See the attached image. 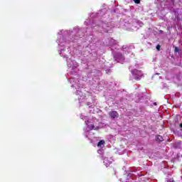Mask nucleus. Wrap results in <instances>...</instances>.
Returning <instances> with one entry per match:
<instances>
[{
  "label": "nucleus",
  "instance_id": "nucleus-4",
  "mask_svg": "<svg viewBox=\"0 0 182 182\" xmlns=\"http://www.w3.org/2000/svg\"><path fill=\"white\" fill-rule=\"evenodd\" d=\"M89 129H90V130L95 129V125H93V124L90 125V126H89Z\"/></svg>",
  "mask_w": 182,
  "mask_h": 182
},
{
  "label": "nucleus",
  "instance_id": "nucleus-9",
  "mask_svg": "<svg viewBox=\"0 0 182 182\" xmlns=\"http://www.w3.org/2000/svg\"><path fill=\"white\" fill-rule=\"evenodd\" d=\"M154 105L155 106H156V105H157V103L154 102Z\"/></svg>",
  "mask_w": 182,
  "mask_h": 182
},
{
  "label": "nucleus",
  "instance_id": "nucleus-5",
  "mask_svg": "<svg viewBox=\"0 0 182 182\" xmlns=\"http://www.w3.org/2000/svg\"><path fill=\"white\" fill-rule=\"evenodd\" d=\"M179 49H178V47H175V52L176 53H178L179 52Z\"/></svg>",
  "mask_w": 182,
  "mask_h": 182
},
{
  "label": "nucleus",
  "instance_id": "nucleus-2",
  "mask_svg": "<svg viewBox=\"0 0 182 182\" xmlns=\"http://www.w3.org/2000/svg\"><path fill=\"white\" fill-rule=\"evenodd\" d=\"M155 140L158 143H161V141H164V139L161 135H156V137H155Z\"/></svg>",
  "mask_w": 182,
  "mask_h": 182
},
{
  "label": "nucleus",
  "instance_id": "nucleus-6",
  "mask_svg": "<svg viewBox=\"0 0 182 182\" xmlns=\"http://www.w3.org/2000/svg\"><path fill=\"white\" fill-rule=\"evenodd\" d=\"M160 48H161V46H160V45H157V46H156V49H157L158 50H160Z\"/></svg>",
  "mask_w": 182,
  "mask_h": 182
},
{
  "label": "nucleus",
  "instance_id": "nucleus-3",
  "mask_svg": "<svg viewBox=\"0 0 182 182\" xmlns=\"http://www.w3.org/2000/svg\"><path fill=\"white\" fill-rule=\"evenodd\" d=\"M105 144V140H101L97 143V147H102Z\"/></svg>",
  "mask_w": 182,
  "mask_h": 182
},
{
  "label": "nucleus",
  "instance_id": "nucleus-1",
  "mask_svg": "<svg viewBox=\"0 0 182 182\" xmlns=\"http://www.w3.org/2000/svg\"><path fill=\"white\" fill-rule=\"evenodd\" d=\"M110 119H118L119 117V113L117 111H111L108 113Z\"/></svg>",
  "mask_w": 182,
  "mask_h": 182
},
{
  "label": "nucleus",
  "instance_id": "nucleus-7",
  "mask_svg": "<svg viewBox=\"0 0 182 182\" xmlns=\"http://www.w3.org/2000/svg\"><path fill=\"white\" fill-rule=\"evenodd\" d=\"M135 4H140V0H134Z\"/></svg>",
  "mask_w": 182,
  "mask_h": 182
},
{
  "label": "nucleus",
  "instance_id": "nucleus-8",
  "mask_svg": "<svg viewBox=\"0 0 182 182\" xmlns=\"http://www.w3.org/2000/svg\"><path fill=\"white\" fill-rule=\"evenodd\" d=\"M180 127L182 129V123L181 124H180Z\"/></svg>",
  "mask_w": 182,
  "mask_h": 182
}]
</instances>
